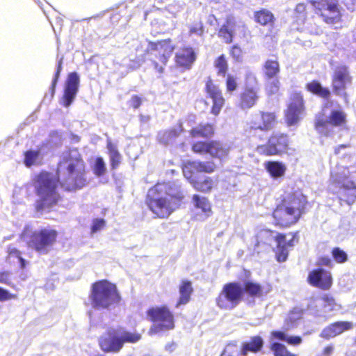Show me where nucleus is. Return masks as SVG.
Listing matches in <instances>:
<instances>
[{
	"label": "nucleus",
	"instance_id": "f257e3e1",
	"mask_svg": "<svg viewBox=\"0 0 356 356\" xmlns=\"http://www.w3.org/2000/svg\"><path fill=\"white\" fill-rule=\"evenodd\" d=\"M59 165H63L70 177L60 182L58 175L47 170H41L32 178L35 194L40 197L35 202V209L41 211L56 205L62 199L57 191L60 184L64 191L74 192L88 184L86 163L77 149H70L63 156Z\"/></svg>",
	"mask_w": 356,
	"mask_h": 356
},
{
	"label": "nucleus",
	"instance_id": "f03ea898",
	"mask_svg": "<svg viewBox=\"0 0 356 356\" xmlns=\"http://www.w3.org/2000/svg\"><path fill=\"white\" fill-rule=\"evenodd\" d=\"M309 205L307 197L302 192L285 194L272 211L273 225L281 229L291 227L307 213Z\"/></svg>",
	"mask_w": 356,
	"mask_h": 356
},
{
	"label": "nucleus",
	"instance_id": "7ed1b4c3",
	"mask_svg": "<svg viewBox=\"0 0 356 356\" xmlns=\"http://www.w3.org/2000/svg\"><path fill=\"white\" fill-rule=\"evenodd\" d=\"M184 198L182 193H174L167 183L157 184L148 191L145 204L159 218H167L179 207Z\"/></svg>",
	"mask_w": 356,
	"mask_h": 356
},
{
	"label": "nucleus",
	"instance_id": "20e7f679",
	"mask_svg": "<svg viewBox=\"0 0 356 356\" xmlns=\"http://www.w3.org/2000/svg\"><path fill=\"white\" fill-rule=\"evenodd\" d=\"M330 180L341 202L350 205L356 201V165L331 172Z\"/></svg>",
	"mask_w": 356,
	"mask_h": 356
},
{
	"label": "nucleus",
	"instance_id": "39448f33",
	"mask_svg": "<svg viewBox=\"0 0 356 356\" xmlns=\"http://www.w3.org/2000/svg\"><path fill=\"white\" fill-rule=\"evenodd\" d=\"M89 298L92 307L97 310H110L120 305L122 300L116 284L106 280L92 284Z\"/></svg>",
	"mask_w": 356,
	"mask_h": 356
},
{
	"label": "nucleus",
	"instance_id": "423d86ee",
	"mask_svg": "<svg viewBox=\"0 0 356 356\" xmlns=\"http://www.w3.org/2000/svg\"><path fill=\"white\" fill-rule=\"evenodd\" d=\"M141 339V334L136 331L129 332L122 327L110 328L99 337L98 345L104 353H118L125 343H136Z\"/></svg>",
	"mask_w": 356,
	"mask_h": 356
},
{
	"label": "nucleus",
	"instance_id": "0eeeda50",
	"mask_svg": "<svg viewBox=\"0 0 356 356\" xmlns=\"http://www.w3.org/2000/svg\"><path fill=\"white\" fill-rule=\"evenodd\" d=\"M25 227L21 233L22 238H27V246L40 254H46L53 248L58 241L59 233L51 227H44L31 232Z\"/></svg>",
	"mask_w": 356,
	"mask_h": 356
},
{
	"label": "nucleus",
	"instance_id": "6e6552de",
	"mask_svg": "<svg viewBox=\"0 0 356 356\" xmlns=\"http://www.w3.org/2000/svg\"><path fill=\"white\" fill-rule=\"evenodd\" d=\"M146 316L154 324L149 329L150 335L168 332L175 328V318L166 305L151 307L146 311Z\"/></svg>",
	"mask_w": 356,
	"mask_h": 356
},
{
	"label": "nucleus",
	"instance_id": "1a4fd4ad",
	"mask_svg": "<svg viewBox=\"0 0 356 356\" xmlns=\"http://www.w3.org/2000/svg\"><path fill=\"white\" fill-rule=\"evenodd\" d=\"M175 48V44L170 38L147 42L146 51L147 53L154 54L151 63L154 69L158 73L162 74L164 72L165 67Z\"/></svg>",
	"mask_w": 356,
	"mask_h": 356
},
{
	"label": "nucleus",
	"instance_id": "9d476101",
	"mask_svg": "<svg viewBox=\"0 0 356 356\" xmlns=\"http://www.w3.org/2000/svg\"><path fill=\"white\" fill-rule=\"evenodd\" d=\"M277 123L278 115L275 111L259 110L252 115L245 131L248 136H254L257 131H270Z\"/></svg>",
	"mask_w": 356,
	"mask_h": 356
},
{
	"label": "nucleus",
	"instance_id": "9b49d317",
	"mask_svg": "<svg viewBox=\"0 0 356 356\" xmlns=\"http://www.w3.org/2000/svg\"><path fill=\"white\" fill-rule=\"evenodd\" d=\"M243 299L242 285L238 282L225 284L216 298V306L222 310L234 309Z\"/></svg>",
	"mask_w": 356,
	"mask_h": 356
},
{
	"label": "nucleus",
	"instance_id": "f8f14e48",
	"mask_svg": "<svg viewBox=\"0 0 356 356\" xmlns=\"http://www.w3.org/2000/svg\"><path fill=\"white\" fill-rule=\"evenodd\" d=\"M289 138L287 134L273 131L266 143L257 147V152L263 156H282L289 150Z\"/></svg>",
	"mask_w": 356,
	"mask_h": 356
},
{
	"label": "nucleus",
	"instance_id": "ddd939ff",
	"mask_svg": "<svg viewBox=\"0 0 356 356\" xmlns=\"http://www.w3.org/2000/svg\"><path fill=\"white\" fill-rule=\"evenodd\" d=\"M314 13L327 24H334L341 20V13L337 0H309Z\"/></svg>",
	"mask_w": 356,
	"mask_h": 356
},
{
	"label": "nucleus",
	"instance_id": "4468645a",
	"mask_svg": "<svg viewBox=\"0 0 356 356\" xmlns=\"http://www.w3.org/2000/svg\"><path fill=\"white\" fill-rule=\"evenodd\" d=\"M191 151L196 154H209L212 158L222 161L229 154V147L218 140H197L191 144Z\"/></svg>",
	"mask_w": 356,
	"mask_h": 356
},
{
	"label": "nucleus",
	"instance_id": "2eb2a0df",
	"mask_svg": "<svg viewBox=\"0 0 356 356\" xmlns=\"http://www.w3.org/2000/svg\"><path fill=\"white\" fill-rule=\"evenodd\" d=\"M347 124V115L341 109L332 110L328 118H325L323 115H318L316 118L314 128L319 133L325 136L329 135V127H346Z\"/></svg>",
	"mask_w": 356,
	"mask_h": 356
},
{
	"label": "nucleus",
	"instance_id": "dca6fc26",
	"mask_svg": "<svg viewBox=\"0 0 356 356\" xmlns=\"http://www.w3.org/2000/svg\"><path fill=\"white\" fill-rule=\"evenodd\" d=\"M299 232H290L288 234L277 232L275 234V243L277 250L275 258L278 262L285 261L289 256L288 248L293 247L299 242Z\"/></svg>",
	"mask_w": 356,
	"mask_h": 356
},
{
	"label": "nucleus",
	"instance_id": "f3484780",
	"mask_svg": "<svg viewBox=\"0 0 356 356\" xmlns=\"http://www.w3.org/2000/svg\"><path fill=\"white\" fill-rule=\"evenodd\" d=\"M277 232L269 228L259 230L254 236L253 241L248 248L252 255H259L269 250L272 248V241H275Z\"/></svg>",
	"mask_w": 356,
	"mask_h": 356
},
{
	"label": "nucleus",
	"instance_id": "a211bd4d",
	"mask_svg": "<svg viewBox=\"0 0 356 356\" xmlns=\"http://www.w3.org/2000/svg\"><path fill=\"white\" fill-rule=\"evenodd\" d=\"M305 111V101L300 92H293L291 95L290 102L284 111V122L288 127L297 124L300 121V115Z\"/></svg>",
	"mask_w": 356,
	"mask_h": 356
},
{
	"label": "nucleus",
	"instance_id": "6ab92c4d",
	"mask_svg": "<svg viewBox=\"0 0 356 356\" xmlns=\"http://www.w3.org/2000/svg\"><path fill=\"white\" fill-rule=\"evenodd\" d=\"M217 169V165L213 160H188L181 165L184 176L187 178L197 177V173L212 174Z\"/></svg>",
	"mask_w": 356,
	"mask_h": 356
},
{
	"label": "nucleus",
	"instance_id": "aec40b11",
	"mask_svg": "<svg viewBox=\"0 0 356 356\" xmlns=\"http://www.w3.org/2000/svg\"><path fill=\"white\" fill-rule=\"evenodd\" d=\"M307 282L314 287L327 291L333 284V277L330 270L319 267L309 273Z\"/></svg>",
	"mask_w": 356,
	"mask_h": 356
},
{
	"label": "nucleus",
	"instance_id": "412c9836",
	"mask_svg": "<svg viewBox=\"0 0 356 356\" xmlns=\"http://www.w3.org/2000/svg\"><path fill=\"white\" fill-rule=\"evenodd\" d=\"M205 92L212 101L211 114L218 116L225 104V99L221 90L214 83L211 77H208L205 83Z\"/></svg>",
	"mask_w": 356,
	"mask_h": 356
},
{
	"label": "nucleus",
	"instance_id": "4be33fe9",
	"mask_svg": "<svg viewBox=\"0 0 356 356\" xmlns=\"http://www.w3.org/2000/svg\"><path fill=\"white\" fill-rule=\"evenodd\" d=\"M79 76L76 72L68 74L62 97L59 103L64 107H69L74 102L79 90Z\"/></svg>",
	"mask_w": 356,
	"mask_h": 356
},
{
	"label": "nucleus",
	"instance_id": "5701e85b",
	"mask_svg": "<svg viewBox=\"0 0 356 356\" xmlns=\"http://www.w3.org/2000/svg\"><path fill=\"white\" fill-rule=\"evenodd\" d=\"M352 82V77L348 68L346 65H341L336 68L332 76V87L336 95H342L345 93L347 84Z\"/></svg>",
	"mask_w": 356,
	"mask_h": 356
},
{
	"label": "nucleus",
	"instance_id": "b1692460",
	"mask_svg": "<svg viewBox=\"0 0 356 356\" xmlns=\"http://www.w3.org/2000/svg\"><path fill=\"white\" fill-rule=\"evenodd\" d=\"M196 59L197 55L194 49L190 46H184L175 53L174 65L175 67L186 71L191 69Z\"/></svg>",
	"mask_w": 356,
	"mask_h": 356
},
{
	"label": "nucleus",
	"instance_id": "393cba45",
	"mask_svg": "<svg viewBox=\"0 0 356 356\" xmlns=\"http://www.w3.org/2000/svg\"><path fill=\"white\" fill-rule=\"evenodd\" d=\"M236 18L233 15L227 16L225 22L218 30V37L222 39L226 44L232 43L236 35Z\"/></svg>",
	"mask_w": 356,
	"mask_h": 356
},
{
	"label": "nucleus",
	"instance_id": "a878e982",
	"mask_svg": "<svg viewBox=\"0 0 356 356\" xmlns=\"http://www.w3.org/2000/svg\"><path fill=\"white\" fill-rule=\"evenodd\" d=\"M353 324L350 321H337L325 327L320 334V337L325 339L335 337L343 332L353 328Z\"/></svg>",
	"mask_w": 356,
	"mask_h": 356
},
{
	"label": "nucleus",
	"instance_id": "bb28decb",
	"mask_svg": "<svg viewBox=\"0 0 356 356\" xmlns=\"http://www.w3.org/2000/svg\"><path fill=\"white\" fill-rule=\"evenodd\" d=\"M193 188L202 193H210L216 186L217 181L209 176L187 178Z\"/></svg>",
	"mask_w": 356,
	"mask_h": 356
},
{
	"label": "nucleus",
	"instance_id": "cd10ccee",
	"mask_svg": "<svg viewBox=\"0 0 356 356\" xmlns=\"http://www.w3.org/2000/svg\"><path fill=\"white\" fill-rule=\"evenodd\" d=\"M259 89L255 87H245L239 96V104L242 108H250L257 102Z\"/></svg>",
	"mask_w": 356,
	"mask_h": 356
},
{
	"label": "nucleus",
	"instance_id": "c85d7f7f",
	"mask_svg": "<svg viewBox=\"0 0 356 356\" xmlns=\"http://www.w3.org/2000/svg\"><path fill=\"white\" fill-rule=\"evenodd\" d=\"M215 134V127L211 123H200L189 130V136L193 139L202 138L205 139L212 138Z\"/></svg>",
	"mask_w": 356,
	"mask_h": 356
},
{
	"label": "nucleus",
	"instance_id": "c756f323",
	"mask_svg": "<svg viewBox=\"0 0 356 356\" xmlns=\"http://www.w3.org/2000/svg\"><path fill=\"white\" fill-rule=\"evenodd\" d=\"M264 341L259 335L251 337L250 340L242 343L240 353L242 356H247L248 353H257L264 348Z\"/></svg>",
	"mask_w": 356,
	"mask_h": 356
},
{
	"label": "nucleus",
	"instance_id": "7c9ffc66",
	"mask_svg": "<svg viewBox=\"0 0 356 356\" xmlns=\"http://www.w3.org/2000/svg\"><path fill=\"white\" fill-rule=\"evenodd\" d=\"M243 296L246 295L251 298H261L266 295L268 291H264V286L258 282L248 280L242 285Z\"/></svg>",
	"mask_w": 356,
	"mask_h": 356
},
{
	"label": "nucleus",
	"instance_id": "2f4dec72",
	"mask_svg": "<svg viewBox=\"0 0 356 356\" xmlns=\"http://www.w3.org/2000/svg\"><path fill=\"white\" fill-rule=\"evenodd\" d=\"M254 21L261 26L273 27L275 22L274 14L266 8H261L254 12Z\"/></svg>",
	"mask_w": 356,
	"mask_h": 356
},
{
	"label": "nucleus",
	"instance_id": "473e14b6",
	"mask_svg": "<svg viewBox=\"0 0 356 356\" xmlns=\"http://www.w3.org/2000/svg\"><path fill=\"white\" fill-rule=\"evenodd\" d=\"M179 298L175 304L176 307L188 303L193 293L192 282L189 280H181L179 286Z\"/></svg>",
	"mask_w": 356,
	"mask_h": 356
},
{
	"label": "nucleus",
	"instance_id": "72a5a7b5",
	"mask_svg": "<svg viewBox=\"0 0 356 356\" xmlns=\"http://www.w3.org/2000/svg\"><path fill=\"white\" fill-rule=\"evenodd\" d=\"M263 73L265 79L270 80L278 77L280 72V65L278 59H267L262 66Z\"/></svg>",
	"mask_w": 356,
	"mask_h": 356
},
{
	"label": "nucleus",
	"instance_id": "f704fd0d",
	"mask_svg": "<svg viewBox=\"0 0 356 356\" xmlns=\"http://www.w3.org/2000/svg\"><path fill=\"white\" fill-rule=\"evenodd\" d=\"M106 149L109 155L111 170H115L118 168L122 163V156L118 149L116 145L111 140H107Z\"/></svg>",
	"mask_w": 356,
	"mask_h": 356
},
{
	"label": "nucleus",
	"instance_id": "c9c22d12",
	"mask_svg": "<svg viewBox=\"0 0 356 356\" xmlns=\"http://www.w3.org/2000/svg\"><path fill=\"white\" fill-rule=\"evenodd\" d=\"M306 90L323 99H328L330 97L331 92L327 88L322 86L321 83L317 80H313L308 82L305 86Z\"/></svg>",
	"mask_w": 356,
	"mask_h": 356
},
{
	"label": "nucleus",
	"instance_id": "e433bc0d",
	"mask_svg": "<svg viewBox=\"0 0 356 356\" xmlns=\"http://www.w3.org/2000/svg\"><path fill=\"white\" fill-rule=\"evenodd\" d=\"M266 171L273 178L282 177L286 170V168L282 162L277 161H270L265 163Z\"/></svg>",
	"mask_w": 356,
	"mask_h": 356
},
{
	"label": "nucleus",
	"instance_id": "4c0bfd02",
	"mask_svg": "<svg viewBox=\"0 0 356 356\" xmlns=\"http://www.w3.org/2000/svg\"><path fill=\"white\" fill-rule=\"evenodd\" d=\"M192 200L195 208L201 209L207 216L211 214V206L207 197L195 194L193 195Z\"/></svg>",
	"mask_w": 356,
	"mask_h": 356
},
{
	"label": "nucleus",
	"instance_id": "58836bf2",
	"mask_svg": "<svg viewBox=\"0 0 356 356\" xmlns=\"http://www.w3.org/2000/svg\"><path fill=\"white\" fill-rule=\"evenodd\" d=\"M271 337L274 339H279L286 342L289 345L298 346L300 345L302 339L300 336L288 337L284 332L275 330L271 332Z\"/></svg>",
	"mask_w": 356,
	"mask_h": 356
},
{
	"label": "nucleus",
	"instance_id": "ea45409f",
	"mask_svg": "<svg viewBox=\"0 0 356 356\" xmlns=\"http://www.w3.org/2000/svg\"><path fill=\"white\" fill-rule=\"evenodd\" d=\"M213 66L216 69V74L218 76L225 77L228 72L229 65L225 54H221L215 58Z\"/></svg>",
	"mask_w": 356,
	"mask_h": 356
},
{
	"label": "nucleus",
	"instance_id": "a19ab883",
	"mask_svg": "<svg viewBox=\"0 0 356 356\" xmlns=\"http://www.w3.org/2000/svg\"><path fill=\"white\" fill-rule=\"evenodd\" d=\"M24 163L26 167L31 168L34 165H37L38 160L40 159V150L29 149L24 153Z\"/></svg>",
	"mask_w": 356,
	"mask_h": 356
},
{
	"label": "nucleus",
	"instance_id": "79ce46f5",
	"mask_svg": "<svg viewBox=\"0 0 356 356\" xmlns=\"http://www.w3.org/2000/svg\"><path fill=\"white\" fill-rule=\"evenodd\" d=\"M302 317V312L299 310L293 309L290 311L284 320V330H288L293 327L296 322Z\"/></svg>",
	"mask_w": 356,
	"mask_h": 356
},
{
	"label": "nucleus",
	"instance_id": "37998d69",
	"mask_svg": "<svg viewBox=\"0 0 356 356\" xmlns=\"http://www.w3.org/2000/svg\"><path fill=\"white\" fill-rule=\"evenodd\" d=\"M270 349L274 356H297V354L289 352L284 344L278 342L272 343Z\"/></svg>",
	"mask_w": 356,
	"mask_h": 356
},
{
	"label": "nucleus",
	"instance_id": "c03bdc74",
	"mask_svg": "<svg viewBox=\"0 0 356 356\" xmlns=\"http://www.w3.org/2000/svg\"><path fill=\"white\" fill-rule=\"evenodd\" d=\"M180 134V131L175 128H171L163 131L159 134V140L162 143L167 144L170 140L175 139Z\"/></svg>",
	"mask_w": 356,
	"mask_h": 356
},
{
	"label": "nucleus",
	"instance_id": "a18cd8bd",
	"mask_svg": "<svg viewBox=\"0 0 356 356\" xmlns=\"http://www.w3.org/2000/svg\"><path fill=\"white\" fill-rule=\"evenodd\" d=\"M92 171L95 176L102 177L106 171L105 162L102 157L98 156L95 160V163L92 166Z\"/></svg>",
	"mask_w": 356,
	"mask_h": 356
},
{
	"label": "nucleus",
	"instance_id": "49530a36",
	"mask_svg": "<svg viewBox=\"0 0 356 356\" xmlns=\"http://www.w3.org/2000/svg\"><path fill=\"white\" fill-rule=\"evenodd\" d=\"M331 254L334 261L337 264H343L348 259V254L346 252L338 247L332 248Z\"/></svg>",
	"mask_w": 356,
	"mask_h": 356
},
{
	"label": "nucleus",
	"instance_id": "de8ad7c7",
	"mask_svg": "<svg viewBox=\"0 0 356 356\" xmlns=\"http://www.w3.org/2000/svg\"><path fill=\"white\" fill-rule=\"evenodd\" d=\"M220 356H238L237 342L230 341L227 343Z\"/></svg>",
	"mask_w": 356,
	"mask_h": 356
},
{
	"label": "nucleus",
	"instance_id": "09e8293b",
	"mask_svg": "<svg viewBox=\"0 0 356 356\" xmlns=\"http://www.w3.org/2000/svg\"><path fill=\"white\" fill-rule=\"evenodd\" d=\"M62 70H63V58H60V60H58V62L57 63L56 70L54 74L52 82H51V88H50L51 96H54L55 94L56 85L58 81Z\"/></svg>",
	"mask_w": 356,
	"mask_h": 356
},
{
	"label": "nucleus",
	"instance_id": "8fccbe9b",
	"mask_svg": "<svg viewBox=\"0 0 356 356\" xmlns=\"http://www.w3.org/2000/svg\"><path fill=\"white\" fill-rule=\"evenodd\" d=\"M273 81L268 83L266 89L268 95H272L277 93L280 88V81L277 77L272 79Z\"/></svg>",
	"mask_w": 356,
	"mask_h": 356
},
{
	"label": "nucleus",
	"instance_id": "3c124183",
	"mask_svg": "<svg viewBox=\"0 0 356 356\" xmlns=\"http://www.w3.org/2000/svg\"><path fill=\"white\" fill-rule=\"evenodd\" d=\"M226 90L229 93H232L238 88V83L236 78L231 74H228L225 81Z\"/></svg>",
	"mask_w": 356,
	"mask_h": 356
},
{
	"label": "nucleus",
	"instance_id": "603ef678",
	"mask_svg": "<svg viewBox=\"0 0 356 356\" xmlns=\"http://www.w3.org/2000/svg\"><path fill=\"white\" fill-rule=\"evenodd\" d=\"M230 56L235 61H241L242 59L243 51L238 44H233L229 49Z\"/></svg>",
	"mask_w": 356,
	"mask_h": 356
},
{
	"label": "nucleus",
	"instance_id": "864d4df0",
	"mask_svg": "<svg viewBox=\"0 0 356 356\" xmlns=\"http://www.w3.org/2000/svg\"><path fill=\"white\" fill-rule=\"evenodd\" d=\"M6 261L10 262L13 259H19L21 257V252L15 247L9 245L7 248Z\"/></svg>",
	"mask_w": 356,
	"mask_h": 356
},
{
	"label": "nucleus",
	"instance_id": "5fc2aeb1",
	"mask_svg": "<svg viewBox=\"0 0 356 356\" xmlns=\"http://www.w3.org/2000/svg\"><path fill=\"white\" fill-rule=\"evenodd\" d=\"M106 225V221L102 218H95L92 220L91 225V234H95L104 229Z\"/></svg>",
	"mask_w": 356,
	"mask_h": 356
},
{
	"label": "nucleus",
	"instance_id": "6e6d98bb",
	"mask_svg": "<svg viewBox=\"0 0 356 356\" xmlns=\"http://www.w3.org/2000/svg\"><path fill=\"white\" fill-rule=\"evenodd\" d=\"M16 298L17 295L10 293L8 290L0 287V302L15 299Z\"/></svg>",
	"mask_w": 356,
	"mask_h": 356
},
{
	"label": "nucleus",
	"instance_id": "4d7b16f0",
	"mask_svg": "<svg viewBox=\"0 0 356 356\" xmlns=\"http://www.w3.org/2000/svg\"><path fill=\"white\" fill-rule=\"evenodd\" d=\"M203 33V25L202 22H199L193 26H191L188 31V35H193L194 34L201 35Z\"/></svg>",
	"mask_w": 356,
	"mask_h": 356
},
{
	"label": "nucleus",
	"instance_id": "13d9d810",
	"mask_svg": "<svg viewBox=\"0 0 356 356\" xmlns=\"http://www.w3.org/2000/svg\"><path fill=\"white\" fill-rule=\"evenodd\" d=\"M129 103L130 107L134 109H138L142 105L143 99L138 95H134L131 96Z\"/></svg>",
	"mask_w": 356,
	"mask_h": 356
},
{
	"label": "nucleus",
	"instance_id": "bf43d9fd",
	"mask_svg": "<svg viewBox=\"0 0 356 356\" xmlns=\"http://www.w3.org/2000/svg\"><path fill=\"white\" fill-rule=\"evenodd\" d=\"M317 265L332 268L333 266V263L332 259L327 256H322L318 258Z\"/></svg>",
	"mask_w": 356,
	"mask_h": 356
},
{
	"label": "nucleus",
	"instance_id": "052dcab7",
	"mask_svg": "<svg viewBox=\"0 0 356 356\" xmlns=\"http://www.w3.org/2000/svg\"><path fill=\"white\" fill-rule=\"evenodd\" d=\"M0 283L4 284L8 286L11 285L10 279V272L7 270L0 272Z\"/></svg>",
	"mask_w": 356,
	"mask_h": 356
},
{
	"label": "nucleus",
	"instance_id": "680f3d73",
	"mask_svg": "<svg viewBox=\"0 0 356 356\" xmlns=\"http://www.w3.org/2000/svg\"><path fill=\"white\" fill-rule=\"evenodd\" d=\"M350 144H342V145H339L338 146H337L335 148H334V154H339L341 152V149H346V148H348L350 147Z\"/></svg>",
	"mask_w": 356,
	"mask_h": 356
},
{
	"label": "nucleus",
	"instance_id": "e2e57ef3",
	"mask_svg": "<svg viewBox=\"0 0 356 356\" xmlns=\"http://www.w3.org/2000/svg\"><path fill=\"white\" fill-rule=\"evenodd\" d=\"M334 347L332 345L327 346L323 350V353L324 355L329 356L333 351Z\"/></svg>",
	"mask_w": 356,
	"mask_h": 356
},
{
	"label": "nucleus",
	"instance_id": "0e129e2a",
	"mask_svg": "<svg viewBox=\"0 0 356 356\" xmlns=\"http://www.w3.org/2000/svg\"><path fill=\"white\" fill-rule=\"evenodd\" d=\"M18 260L19 261L21 268H24L26 267V260L22 257H21Z\"/></svg>",
	"mask_w": 356,
	"mask_h": 356
},
{
	"label": "nucleus",
	"instance_id": "69168bd1",
	"mask_svg": "<svg viewBox=\"0 0 356 356\" xmlns=\"http://www.w3.org/2000/svg\"><path fill=\"white\" fill-rule=\"evenodd\" d=\"M348 3L351 5H355L356 4V0H347Z\"/></svg>",
	"mask_w": 356,
	"mask_h": 356
},
{
	"label": "nucleus",
	"instance_id": "338daca9",
	"mask_svg": "<svg viewBox=\"0 0 356 356\" xmlns=\"http://www.w3.org/2000/svg\"><path fill=\"white\" fill-rule=\"evenodd\" d=\"M298 6V7L303 6V4L300 3Z\"/></svg>",
	"mask_w": 356,
	"mask_h": 356
}]
</instances>
